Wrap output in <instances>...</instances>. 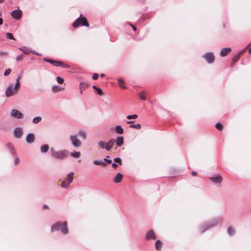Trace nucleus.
Wrapping results in <instances>:
<instances>
[{"instance_id":"obj_34","label":"nucleus","mask_w":251,"mask_h":251,"mask_svg":"<svg viewBox=\"0 0 251 251\" xmlns=\"http://www.w3.org/2000/svg\"><path fill=\"white\" fill-rule=\"evenodd\" d=\"M5 35H6V37L8 39L15 40V39L13 37V35L12 33L7 32V33H6Z\"/></svg>"},{"instance_id":"obj_43","label":"nucleus","mask_w":251,"mask_h":251,"mask_svg":"<svg viewBox=\"0 0 251 251\" xmlns=\"http://www.w3.org/2000/svg\"><path fill=\"white\" fill-rule=\"evenodd\" d=\"M11 71V70L10 69H6L4 73V75L5 76L8 75L10 73Z\"/></svg>"},{"instance_id":"obj_24","label":"nucleus","mask_w":251,"mask_h":251,"mask_svg":"<svg viewBox=\"0 0 251 251\" xmlns=\"http://www.w3.org/2000/svg\"><path fill=\"white\" fill-rule=\"evenodd\" d=\"M162 243L159 240H157L155 243V249L157 251H160L162 247Z\"/></svg>"},{"instance_id":"obj_40","label":"nucleus","mask_w":251,"mask_h":251,"mask_svg":"<svg viewBox=\"0 0 251 251\" xmlns=\"http://www.w3.org/2000/svg\"><path fill=\"white\" fill-rule=\"evenodd\" d=\"M114 161L115 162L119 163L120 165H122V160L120 158H119V157L115 158L114 159Z\"/></svg>"},{"instance_id":"obj_38","label":"nucleus","mask_w":251,"mask_h":251,"mask_svg":"<svg viewBox=\"0 0 251 251\" xmlns=\"http://www.w3.org/2000/svg\"><path fill=\"white\" fill-rule=\"evenodd\" d=\"M98 145L102 149H105V143L103 141H100L98 143Z\"/></svg>"},{"instance_id":"obj_12","label":"nucleus","mask_w":251,"mask_h":251,"mask_svg":"<svg viewBox=\"0 0 251 251\" xmlns=\"http://www.w3.org/2000/svg\"><path fill=\"white\" fill-rule=\"evenodd\" d=\"M62 226V223L60 222H58L53 224L51 227V231L54 232L56 230H58L60 229Z\"/></svg>"},{"instance_id":"obj_11","label":"nucleus","mask_w":251,"mask_h":251,"mask_svg":"<svg viewBox=\"0 0 251 251\" xmlns=\"http://www.w3.org/2000/svg\"><path fill=\"white\" fill-rule=\"evenodd\" d=\"M115 143V140L114 139H110L107 143H105V149L109 151L113 147L114 143Z\"/></svg>"},{"instance_id":"obj_54","label":"nucleus","mask_w":251,"mask_h":251,"mask_svg":"<svg viewBox=\"0 0 251 251\" xmlns=\"http://www.w3.org/2000/svg\"><path fill=\"white\" fill-rule=\"evenodd\" d=\"M249 53L251 54V48L249 50Z\"/></svg>"},{"instance_id":"obj_36","label":"nucleus","mask_w":251,"mask_h":251,"mask_svg":"<svg viewBox=\"0 0 251 251\" xmlns=\"http://www.w3.org/2000/svg\"><path fill=\"white\" fill-rule=\"evenodd\" d=\"M215 126L218 130L220 131L222 130L223 128V126L222 124L220 123H217Z\"/></svg>"},{"instance_id":"obj_55","label":"nucleus","mask_w":251,"mask_h":251,"mask_svg":"<svg viewBox=\"0 0 251 251\" xmlns=\"http://www.w3.org/2000/svg\"><path fill=\"white\" fill-rule=\"evenodd\" d=\"M104 76H105V75H104V74H101L100 75V76H101V77H104Z\"/></svg>"},{"instance_id":"obj_16","label":"nucleus","mask_w":251,"mask_h":251,"mask_svg":"<svg viewBox=\"0 0 251 251\" xmlns=\"http://www.w3.org/2000/svg\"><path fill=\"white\" fill-rule=\"evenodd\" d=\"M60 229L61 230L62 232L64 234H67L68 233L67 223L66 222L62 223V226Z\"/></svg>"},{"instance_id":"obj_27","label":"nucleus","mask_w":251,"mask_h":251,"mask_svg":"<svg viewBox=\"0 0 251 251\" xmlns=\"http://www.w3.org/2000/svg\"><path fill=\"white\" fill-rule=\"evenodd\" d=\"M49 149V146L48 145L45 144L41 147V151L42 152L45 153L47 152Z\"/></svg>"},{"instance_id":"obj_25","label":"nucleus","mask_w":251,"mask_h":251,"mask_svg":"<svg viewBox=\"0 0 251 251\" xmlns=\"http://www.w3.org/2000/svg\"><path fill=\"white\" fill-rule=\"evenodd\" d=\"M118 84L122 89H126V87L124 85V80L122 78H119L118 80Z\"/></svg>"},{"instance_id":"obj_35","label":"nucleus","mask_w":251,"mask_h":251,"mask_svg":"<svg viewBox=\"0 0 251 251\" xmlns=\"http://www.w3.org/2000/svg\"><path fill=\"white\" fill-rule=\"evenodd\" d=\"M41 120H42V118L41 117H37L33 119V122L34 124H37L39 122H40L41 121Z\"/></svg>"},{"instance_id":"obj_37","label":"nucleus","mask_w":251,"mask_h":251,"mask_svg":"<svg viewBox=\"0 0 251 251\" xmlns=\"http://www.w3.org/2000/svg\"><path fill=\"white\" fill-rule=\"evenodd\" d=\"M137 117H138L137 115L134 114V115H128V116H127L126 118L127 119L130 120V119H137Z\"/></svg>"},{"instance_id":"obj_7","label":"nucleus","mask_w":251,"mask_h":251,"mask_svg":"<svg viewBox=\"0 0 251 251\" xmlns=\"http://www.w3.org/2000/svg\"><path fill=\"white\" fill-rule=\"evenodd\" d=\"M111 160L107 159L106 158H104L103 161L95 160L93 162L94 164L96 165H101L104 167L106 166V163L111 164Z\"/></svg>"},{"instance_id":"obj_58","label":"nucleus","mask_w":251,"mask_h":251,"mask_svg":"<svg viewBox=\"0 0 251 251\" xmlns=\"http://www.w3.org/2000/svg\"><path fill=\"white\" fill-rule=\"evenodd\" d=\"M251 46V43L248 46Z\"/></svg>"},{"instance_id":"obj_5","label":"nucleus","mask_w":251,"mask_h":251,"mask_svg":"<svg viewBox=\"0 0 251 251\" xmlns=\"http://www.w3.org/2000/svg\"><path fill=\"white\" fill-rule=\"evenodd\" d=\"M73 176L74 173L73 172L70 173L67 175L68 180H63L61 183V186L64 188H68L70 186V184L73 180Z\"/></svg>"},{"instance_id":"obj_31","label":"nucleus","mask_w":251,"mask_h":251,"mask_svg":"<svg viewBox=\"0 0 251 251\" xmlns=\"http://www.w3.org/2000/svg\"><path fill=\"white\" fill-rule=\"evenodd\" d=\"M227 232L229 235H232L235 233V230L233 227L229 226L227 229Z\"/></svg>"},{"instance_id":"obj_32","label":"nucleus","mask_w":251,"mask_h":251,"mask_svg":"<svg viewBox=\"0 0 251 251\" xmlns=\"http://www.w3.org/2000/svg\"><path fill=\"white\" fill-rule=\"evenodd\" d=\"M129 127H130V128H136V129H140L141 128V126L139 124H136V125H130L129 126Z\"/></svg>"},{"instance_id":"obj_10","label":"nucleus","mask_w":251,"mask_h":251,"mask_svg":"<svg viewBox=\"0 0 251 251\" xmlns=\"http://www.w3.org/2000/svg\"><path fill=\"white\" fill-rule=\"evenodd\" d=\"M11 15L13 18L19 20L21 17L22 11L20 10H14L11 12Z\"/></svg>"},{"instance_id":"obj_39","label":"nucleus","mask_w":251,"mask_h":251,"mask_svg":"<svg viewBox=\"0 0 251 251\" xmlns=\"http://www.w3.org/2000/svg\"><path fill=\"white\" fill-rule=\"evenodd\" d=\"M56 80L59 84H62L64 81V79L60 76H57Z\"/></svg>"},{"instance_id":"obj_14","label":"nucleus","mask_w":251,"mask_h":251,"mask_svg":"<svg viewBox=\"0 0 251 251\" xmlns=\"http://www.w3.org/2000/svg\"><path fill=\"white\" fill-rule=\"evenodd\" d=\"M231 51L230 48H224L222 49L220 52V55L222 57L227 55Z\"/></svg>"},{"instance_id":"obj_26","label":"nucleus","mask_w":251,"mask_h":251,"mask_svg":"<svg viewBox=\"0 0 251 251\" xmlns=\"http://www.w3.org/2000/svg\"><path fill=\"white\" fill-rule=\"evenodd\" d=\"M115 130L116 133L121 134L124 133V130L122 128V126H117L115 127Z\"/></svg>"},{"instance_id":"obj_42","label":"nucleus","mask_w":251,"mask_h":251,"mask_svg":"<svg viewBox=\"0 0 251 251\" xmlns=\"http://www.w3.org/2000/svg\"><path fill=\"white\" fill-rule=\"evenodd\" d=\"M19 50H21V51H22L24 53L27 54H29L30 52V51L28 49H22L21 48H19Z\"/></svg>"},{"instance_id":"obj_59","label":"nucleus","mask_w":251,"mask_h":251,"mask_svg":"<svg viewBox=\"0 0 251 251\" xmlns=\"http://www.w3.org/2000/svg\"><path fill=\"white\" fill-rule=\"evenodd\" d=\"M1 16V13H0V16Z\"/></svg>"},{"instance_id":"obj_3","label":"nucleus","mask_w":251,"mask_h":251,"mask_svg":"<svg viewBox=\"0 0 251 251\" xmlns=\"http://www.w3.org/2000/svg\"><path fill=\"white\" fill-rule=\"evenodd\" d=\"M80 25L87 27L89 26V24L88 23L87 19L85 17L82 16L81 15L73 23V26L74 27L76 28Z\"/></svg>"},{"instance_id":"obj_22","label":"nucleus","mask_w":251,"mask_h":251,"mask_svg":"<svg viewBox=\"0 0 251 251\" xmlns=\"http://www.w3.org/2000/svg\"><path fill=\"white\" fill-rule=\"evenodd\" d=\"M116 144L118 146H122L124 144V138L122 136H119L115 140Z\"/></svg>"},{"instance_id":"obj_1","label":"nucleus","mask_w":251,"mask_h":251,"mask_svg":"<svg viewBox=\"0 0 251 251\" xmlns=\"http://www.w3.org/2000/svg\"><path fill=\"white\" fill-rule=\"evenodd\" d=\"M21 76H19L16 79V83L15 87L13 88L12 84H10L7 88L5 92V95L6 97H10L17 93L18 89L20 86V79Z\"/></svg>"},{"instance_id":"obj_46","label":"nucleus","mask_w":251,"mask_h":251,"mask_svg":"<svg viewBox=\"0 0 251 251\" xmlns=\"http://www.w3.org/2000/svg\"><path fill=\"white\" fill-rule=\"evenodd\" d=\"M19 162V159L17 157H16L15 158V164L16 165L18 164Z\"/></svg>"},{"instance_id":"obj_29","label":"nucleus","mask_w":251,"mask_h":251,"mask_svg":"<svg viewBox=\"0 0 251 251\" xmlns=\"http://www.w3.org/2000/svg\"><path fill=\"white\" fill-rule=\"evenodd\" d=\"M52 90L54 93H57L62 90L61 87L59 86L54 85L52 87Z\"/></svg>"},{"instance_id":"obj_48","label":"nucleus","mask_w":251,"mask_h":251,"mask_svg":"<svg viewBox=\"0 0 251 251\" xmlns=\"http://www.w3.org/2000/svg\"><path fill=\"white\" fill-rule=\"evenodd\" d=\"M7 53L6 52H0V55H7Z\"/></svg>"},{"instance_id":"obj_2","label":"nucleus","mask_w":251,"mask_h":251,"mask_svg":"<svg viewBox=\"0 0 251 251\" xmlns=\"http://www.w3.org/2000/svg\"><path fill=\"white\" fill-rule=\"evenodd\" d=\"M51 156L57 159L63 160L68 156L69 152L66 150L55 151L53 148L50 149Z\"/></svg>"},{"instance_id":"obj_13","label":"nucleus","mask_w":251,"mask_h":251,"mask_svg":"<svg viewBox=\"0 0 251 251\" xmlns=\"http://www.w3.org/2000/svg\"><path fill=\"white\" fill-rule=\"evenodd\" d=\"M146 239L148 240L152 239H156V236L155 235L154 232L151 230L148 231L146 234Z\"/></svg>"},{"instance_id":"obj_33","label":"nucleus","mask_w":251,"mask_h":251,"mask_svg":"<svg viewBox=\"0 0 251 251\" xmlns=\"http://www.w3.org/2000/svg\"><path fill=\"white\" fill-rule=\"evenodd\" d=\"M79 135L82 137L84 139H86L87 138V134L84 131L80 130L79 132Z\"/></svg>"},{"instance_id":"obj_51","label":"nucleus","mask_w":251,"mask_h":251,"mask_svg":"<svg viewBox=\"0 0 251 251\" xmlns=\"http://www.w3.org/2000/svg\"><path fill=\"white\" fill-rule=\"evenodd\" d=\"M2 24H3V20L1 18H0V25H2Z\"/></svg>"},{"instance_id":"obj_30","label":"nucleus","mask_w":251,"mask_h":251,"mask_svg":"<svg viewBox=\"0 0 251 251\" xmlns=\"http://www.w3.org/2000/svg\"><path fill=\"white\" fill-rule=\"evenodd\" d=\"M80 154H81L80 152L76 151L72 152L70 153L71 156L76 158H79L80 156Z\"/></svg>"},{"instance_id":"obj_41","label":"nucleus","mask_w":251,"mask_h":251,"mask_svg":"<svg viewBox=\"0 0 251 251\" xmlns=\"http://www.w3.org/2000/svg\"><path fill=\"white\" fill-rule=\"evenodd\" d=\"M209 227V226H201L200 227V229L201 232H204L206 229H207Z\"/></svg>"},{"instance_id":"obj_53","label":"nucleus","mask_w":251,"mask_h":251,"mask_svg":"<svg viewBox=\"0 0 251 251\" xmlns=\"http://www.w3.org/2000/svg\"><path fill=\"white\" fill-rule=\"evenodd\" d=\"M132 123H133V122H132V121H128V122H127V124H132Z\"/></svg>"},{"instance_id":"obj_18","label":"nucleus","mask_w":251,"mask_h":251,"mask_svg":"<svg viewBox=\"0 0 251 251\" xmlns=\"http://www.w3.org/2000/svg\"><path fill=\"white\" fill-rule=\"evenodd\" d=\"M23 131H22V128H20V127H18V128H16L15 130H14V135L17 138H20L22 135H23Z\"/></svg>"},{"instance_id":"obj_17","label":"nucleus","mask_w":251,"mask_h":251,"mask_svg":"<svg viewBox=\"0 0 251 251\" xmlns=\"http://www.w3.org/2000/svg\"><path fill=\"white\" fill-rule=\"evenodd\" d=\"M89 86V84L85 82H81L79 84V89L80 91V94H82L83 91Z\"/></svg>"},{"instance_id":"obj_4","label":"nucleus","mask_w":251,"mask_h":251,"mask_svg":"<svg viewBox=\"0 0 251 251\" xmlns=\"http://www.w3.org/2000/svg\"><path fill=\"white\" fill-rule=\"evenodd\" d=\"M44 61L50 63L51 64H52V65H53L54 66H61L62 68H69L70 67V66L68 64L64 63L62 61H55V60H52L51 59H47V58L44 59Z\"/></svg>"},{"instance_id":"obj_56","label":"nucleus","mask_w":251,"mask_h":251,"mask_svg":"<svg viewBox=\"0 0 251 251\" xmlns=\"http://www.w3.org/2000/svg\"><path fill=\"white\" fill-rule=\"evenodd\" d=\"M223 25L224 28L226 27V24L225 23H224Z\"/></svg>"},{"instance_id":"obj_28","label":"nucleus","mask_w":251,"mask_h":251,"mask_svg":"<svg viewBox=\"0 0 251 251\" xmlns=\"http://www.w3.org/2000/svg\"><path fill=\"white\" fill-rule=\"evenodd\" d=\"M93 88L97 91V93L99 95L101 96L103 95V92L101 89L98 88L95 85L93 86Z\"/></svg>"},{"instance_id":"obj_57","label":"nucleus","mask_w":251,"mask_h":251,"mask_svg":"<svg viewBox=\"0 0 251 251\" xmlns=\"http://www.w3.org/2000/svg\"><path fill=\"white\" fill-rule=\"evenodd\" d=\"M4 0H0V3H1Z\"/></svg>"},{"instance_id":"obj_8","label":"nucleus","mask_w":251,"mask_h":251,"mask_svg":"<svg viewBox=\"0 0 251 251\" xmlns=\"http://www.w3.org/2000/svg\"><path fill=\"white\" fill-rule=\"evenodd\" d=\"M12 117L17 119H22L23 118V114L17 109H13L10 112Z\"/></svg>"},{"instance_id":"obj_9","label":"nucleus","mask_w":251,"mask_h":251,"mask_svg":"<svg viewBox=\"0 0 251 251\" xmlns=\"http://www.w3.org/2000/svg\"><path fill=\"white\" fill-rule=\"evenodd\" d=\"M203 57L209 63H212L214 61L215 57L211 52L206 53L203 55Z\"/></svg>"},{"instance_id":"obj_19","label":"nucleus","mask_w":251,"mask_h":251,"mask_svg":"<svg viewBox=\"0 0 251 251\" xmlns=\"http://www.w3.org/2000/svg\"><path fill=\"white\" fill-rule=\"evenodd\" d=\"M35 137L33 134H28L26 137V141L28 143H31L34 142Z\"/></svg>"},{"instance_id":"obj_6","label":"nucleus","mask_w":251,"mask_h":251,"mask_svg":"<svg viewBox=\"0 0 251 251\" xmlns=\"http://www.w3.org/2000/svg\"><path fill=\"white\" fill-rule=\"evenodd\" d=\"M70 139L73 145L75 147H79L81 145V141L75 135L71 136Z\"/></svg>"},{"instance_id":"obj_23","label":"nucleus","mask_w":251,"mask_h":251,"mask_svg":"<svg viewBox=\"0 0 251 251\" xmlns=\"http://www.w3.org/2000/svg\"><path fill=\"white\" fill-rule=\"evenodd\" d=\"M123 178V176L120 173H118L113 179V181L115 183H119L121 181Z\"/></svg>"},{"instance_id":"obj_20","label":"nucleus","mask_w":251,"mask_h":251,"mask_svg":"<svg viewBox=\"0 0 251 251\" xmlns=\"http://www.w3.org/2000/svg\"><path fill=\"white\" fill-rule=\"evenodd\" d=\"M244 51H245V50H242L241 51L239 52L237 54H236L235 56H234L232 59V63H235L236 62H237Z\"/></svg>"},{"instance_id":"obj_15","label":"nucleus","mask_w":251,"mask_h":251,"mask_svg":"<svg viewBox=\"0 0 251 251\" xmlns=\"http://www.w3.org/2000/svg\"><path fill=\"white\" fill-rule=\"evenodd\" d=\"M210 179L213 182L215 183H221L223 181V178L220 176H216L214 177H212L210 178Z\"/></svg>"},{"instance_id":"obj_21","label":"nucleus","mask_w":251,"mask_h":251,"mask_svg":"<svg viewBox=\"0 0 251 251\" xmlns=\"http://www.w3.org/2000/svg\"><path fill=\"white\" fill-rule=\"evenodd\" d=\"M147 95V92L145 91H141L139 94H138V96H139V98L140 99L143 100H147V97H146V96Z\"/></svg>"},{"instance_id":"obj_44","label":"nucleus","mask_w":251,"mask_h":251,"mask_svg":"<svg viewBox=\"0 0 251 251\" xmlns=\"http://www.w3.org/2000/svg\"><path fill=\"white\" fill-rule=\"evenodd\" d=\"M99 77V75L98 74H94L92 76V78L94 80H97Z\"/></svg>"},{"instance_id":"obj_47","label":"nucleus","mask_w":251,"mask_h":251,"mask_svg":"<svg viewBox=\"0 0 251 251\" xmlns=\"http://www.w3.org/2000/svg\"><path fill=\"white\" fill-rule=\"evenodd\" d=\"M112 166L114 168H116L118 167V165L116 163H113Z\"/></svg>"},{"instance_id":"obj_49","label":"nucleus","mask_w":251,"mask_h":251,"mask_svg":"<svg viewBox=\"0 0 251 251\" xmlns=\"http://www.w3.org/2000/svg\"><path fill=\"white\" fill-rule=\"evenodd\" d=\"M43 209H49V207L47 205H44L43 207Z\"/></svg>"},{"instance_id":"obj_45","label":"nucleus","mask_w":251,"mask_h":251,"mask_svg":"<svg viewBox=\"0 0 251 251\" xmlns=\"http://www.w3.org/2000/svg\"><path fill=\"white\" fill-rule=\"evenodd\" d=\"M23 59V56L22 55L17 56L16 58V60L17 61H21Z\"/></svg>"},{"instance_id":"obj_52","label":"nucleus","mask_w":251,"mask_h":251,"mask_svg":"<svg viewBox=\"0 0 251 251\" xmlns=\"http://www.w3.org/2000/svg\"><path fill=\"white\" fill-rule=\"evenodd\" d=\"M132 26L133 29L134 31H135V30H136V27H135V26L133 25H132Z\"/></svg>"},{"instance_id":"obj_50","label":"nucleus","mask_w":251,"mask_h":251,"mask_svg":"<svg viewBox=\"0 0 251 251\" xmlns=\"http://www.w3.org/2000/svg\"><path fill=\"white\" fill-rule=\"evenodd\" d=\"M192 175L193 176H195L197 175V173L196 172H194L193 171L192 173Z\"/></svg>"}]
</instances>
